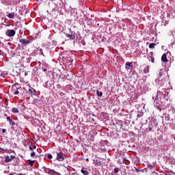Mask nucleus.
<instances>
[{"label":"nucleus","mask_w":175,"mask_h":175,"mask_svg":"<svg viewBox=\"0 0 175 175\" xmlns=\"http://www.w3.org/2000/svg\"><path fill=\"white\" fill-rule=\"evenodd\" d=\"M158 126V120H152L148 124V132H154V130Z\"/></svg>","instance_id":"f257e3e1"},{"label":"nucleus","mask_w":175,"mask_h":175,"mask_svg":"<svg viewBox=\"0 0 175 175\" xmlns=\"http://www.w3.org/2000/svg\"><path fill=\"white\" fill-rule=\"evenodd\" d=\"M56 159L59 161V162H62L65 160V154L62 152H57Z\"/></svg>","instance_id":"f03ea898"},{"label":"nucleus","mask_w":175,"mask_h":175,"mask_svg":"<svg viewBox=\"0 0 175 175\" xmlns=\"http://www.w3.org/2000/svg\"><path fill=\"white\" fill-rule=\"evenodd\" d=\"M27 94H28L29 96H33L34 95H36V90H35L33 88L29 86V89L27 91Z\"/></svg>","instance_id":"7ed1b4c3"},{"label":"nucleus","mask_w":175,"mask_h":175,"mask_svg":"<svg viewBox=\"0 0 175 175\" xmlns=\"http://www.w3.org/2000/svg\"><path fill=\"white\" fill-rule=\"evenodd\" d=\"M161 91H158L157 94L152 97L154 105H158V102H159V95H161Z\"/></svg>","instance_id":"20e7f679"},{"label":"nucleus","mask_w":175,"mask_h":175,"mask_svg":"<svg viewBox=\"0 0 175 175\" xmlns=\"http://www.w3.org/2000/svg\"><path fill=\"white\" fill-rule=\"evenodd\" d=\"M6 35L10 37L14 36V35H16V31L13 29H8L6 31Z\"/></svg>","instance_id":"39448f33"},{"label":"nucleus","mask_w":175,"mask_h":175,"mask_svg":"<svg viewBox=\"0 0 175 175\" xmlns=\"http://www.w3.org/2000/svg\"><path fill=\"white\" fill-rule=\"evenodd\" d=\"M132 64H133V62H127L125 64V68H126L127 70H129L132 69V68H133V66H132Z\"/></svg>","instance_id":"423d86ee"},{"label":"nucleus","mask_w":175,"mask_h":175,"mask_svg":"<svg viewBox=\"0 0 175 175\" xmlns=\"http://www.w3.org/2000/svg\"><path fill=\"white\" fill-rule=\"evenodd\" d=\"M66 38H69L70 40H75V39H76V36L73 34V33H71L70 34L66 33Z\"/></svg>","instance_id":"0eeeda50"},{"label":"nucleus","mask_w":175,"mask_h":175,"mask_svg":"<svg viewBox=\"0 0 175 175\" xmlns=\"http://www.w3.org/2000/svg\"><path fill=\"white\" fill-rule=\"evenodd\" d=\"M19 42L23 43L24 44H29V43H31V40L23 38L19 40Z\"/></svg>","instance_id":"6e6552de"},{"label":"nucleus","mask_w":175,"mask_h":175,"mask_svg":"<svg viewBox=\"0 0 175 175\" xmlns=\"http://www.w3.org/2000/svg\"><path fill=\"white\" fill-rule=\"evenodd\" d=\"M161 61L162 62H169V60L167 59V55H166V53H164L162 57H161Z\"/></svg>","instance_id":"1a4fd4ad"},{"label":"nucleus","mask_w":175,"mask_h":175,"mask_svg":"<svg viewBox=\"0 0 175 175\" xmlns=\"http://www.w3.org/2000/svg\"><path fill=\"white\" fill-rule=\"evenodd\" d=\"M154 52H150V61L151 62H152V64H154L155 59L154 58Z\"/></svg>","instance_id":"9d476101"},{"label":"nucleus","mask_w":175,"mask_h":175,"mask_svg":"<svg viewBox=\"0 0 175 175\" xmlns=\"http://www.w3.org/2000/svg\"><path fill=\"white\" fill-rule=\"evenodd\" d=\"M46 173H47L48 174L53 175V174H55V171L51 170V169H48L46 170Z\"/></svg>","instance_id":"9b49d317"},{"label":"nucleus","mask_w":175,"mask_h":175,"mask_svg":"<svg viewBox=\"0 0 175 175\" xmlns=\"http://www.w3.org/2000/svg\"><path fill=\"white\" fill-rule=\"evenodd\" d=\"M161 96H160V99H165V98H166V95H167V93H166V92H165V93L163 92H161Z\"/></svg>","instance_id":"f8f14e48"},{"label":"nucleus","mask_w":175,"mask_h":175,"mask_svg":"<svg viewBox=\"0 0 175 175\" xmlns=\"http://www.w3.org/2000/svg\"><path fill=\"white\" fill-rule=\"evenodd\" d=\"M23 88H16V90L14 91V95H18L20 94V91H22Z\"/></svg>","instance_id":"ddd939ff"},{"label":"nucleus","mask_w":175,"mask_h":175,"mask_svg":"<svg viewBox=\"0 0 175 175\" xmlns=\"http://www.w3.org/2000/svg\"><path fill=\"white\" fill-rule=\"evenodd\" d=\"M4 161L5 162V163H9V162H12V159H10V157H9V156H5V157Z\"/></svg>","instance_id":"4468645a"},{"label":"nucleus","mask_w":175,"mask_h":175,"mask_svg":"<svg viewBox=\"0 0 175 175\" xmlns=\"http://www.w3.org/2000/svg\"><path fill=\"white\" fill-rule=\"evenodd\" d=\"M144 72L145 73H148L150 72V66H146L145 68L144 69Z\"/></svg>","instance_id":"2eb2a0df"},{"label":"nucleus","mask_w":175,"mask_h":175,"mask_svg":"<svg viewBox=\"0 0 175 175\" xmlns=\"http://www.w3.org/2000/svg\"><path fill=\"white\" fill-rule=\"evenodd\" d=\"M156 46H157V44H155V43H150L149 44V49H155Z\"/></svg>","instance_id":"dca6fc26"},{"label":"nucleus","mask_w":175,"mask_h":175,"mask_svg":"<svg viewBox=\"0 0 175 175\" xmlns=\"http://www.w3.org/2000/svg\"><path fill=\"white\" fill-rule=\"evenodd\" d=\"M12 111L13 113H20V111L18 110V109H17L16 107H13L12 109Z\"/></svg>","instance_id":"f3484780"},{"label":"nucleus","mask_w":175,"mask_h":175,"mask_svg":"<svg viewBox=\"0 0 175 175\" xmlns=\"http://www.w3.org/2000/svg\"><path fill=\"white\" fill-rule=\"evenodd\" d=\"M27 162H28V164L30 165V166H33V163H35V161L31 160V159H29L27 160Z\"/></svg>","instance_id":"a211bd4d"},{"label":"nucleus","mask_w":175,"mask_h":175,"mask_svg":"<svg viewBox=\"0 0 175 175\" xmlns=\"http://www.w3.org/2000/svg\"><path fill=\"white\" fill-rule=\"evenodd\" d=\"M81 172L84 174V175H88L90 174V173L88 172V171L84 170L83 169L81 170Z\"/></svg>","instance_id":"6ab92c4d"},{"label":"nucleus","mask_w":175,"mask_h":175,"mask_svg":"<svg viewBox=\"0 0 175 175\" xmlns=\"http://www.w3.org/2000/svg\"><path fill=\"white\" fill-rule=\"evenodd\" d=\"M10 125H11L12 126H14V125L16 124V122H14V121H13V120H10V121H8Z\"/></svg>","instance_id":"aec40b11"},{"label":"nucleus","mask_w":175,"mask_h":175,"mask_svg":"<svg viewBox=\"0 0 175 175\" xmlns=\"http://www.w3.org/2000/svg\"><path fill=\"white\" fill-rule=\"evenodd\" d=\"M100 165H102V161H99L97 160L95 162V166H100Z\"/></svg>","instance_id":"412c9836"},{"label":"nucleus","mask_w":175,"mask_h":175,"mask_svg":"<svg viewBox=\"0 0 175 175\" xmlns=\"http://www.w3.org/2000/svg\"><path fill=\"white\" fill-rule=\"evenodd\" d=\"M96 94L98 96H102V95H103V93L102 92H99V90H96Z\"/></svg>","instance_id":"4be33fe9"},{"label":"nucleus","mask_w":175,"mask_h":175,"mask_svg":"<svg viewBox=\"0 0 175 175\" xmlns=\"http://www.w3.org/2000/svg\"><path fill=\"white\" fill-rule=\"evenodd\" d=\"M8 18H14V14L10 13L8 15Z\"/></svg>","instance_id":"5701e85b"},{"label":"nucleus","mask_w":175,"mask_h":175,"mask_svg":"<svg viewBox=\"0 0 175 175\" xmlns=\"http://www.w3.org/2000/svg\"><path fill=\"white\" fill-rule=\"evenodd\" d=\"M148 120H149V122H151V121L157 120V119L154 118V117H150Z\"/></svg>","instance_id":"b1692460"},{"label":"nucleus","mask_w":175,"mask_h":175,"mask_svg":"<svg viewBox=\"0 0 175 175\" xmlns=\"http://www.w3.org/2000/svg\"><path fill=\"white\" fill-rule=\"evenodd\" d=\"M156 107H157V110H159V111H162V107H161V106L157 105Z\"/></svg>","instance_id":"393cba45"},{"label":"nucleus","mask_w":175,"mask_h":175,"mask_svg":"<svg viewBox=\"0 0 175 175\" xmlns=\"http://www.w3.org/2000/svg\"><path fill=\"white\" fill-rule=\"evenodd\" d=\"M4 116H5L7 117L6 118L7 121H10L12 120V118H10V116H8V114H5Z\"/></svg>","instance_id":"a878e982"},{"label":"nucleus","mask_w":175,"mask_h":175,"mask_svg":"<svg viewBox=\"0 0 175 175\" xmlns=\"http://www.w3.org/2000/svg\"><path fill=\"white\" fill-rule=\"evenodd\" d=\"M47 158H49V159H53V155H51V154H47Z\"/></svg>","instance_id":"bb28decb"},{"label":"nucleus","mask_w":175,"mask_h":175,"mask_svg":"<svg viewBox=\"0 0 175 175\" xmlns=\"http://www.w3.org/2000/svg\"><path fill=\"white\" fill-rule=\"evenodd\" d=\"M118 172H120V169H118V167L114 169V173H118Z\"/></svg>","instance_id":"cd10ccee"},{"label":"nucleus","mask_w":175,"mask_h":175,"mask_svg":"<svg viewBox=\"0 0 175 175\" xmlns=\"http://www.w3.org/2000/svg\"><path fill=\"white\" fill-rule=\"evenodd\" d=\"M163 76V72H160L159 73V78H161V77H162Z\"/></svg>","instance_id":"c85d7f7f"},{"label":"nucleus","mask_w":175,"mask_h":175,"mask_svg":"<svg viewBox=\"0 0 175 175\" xmlns=\"http://www.w3.org/2000/svg\"><path fill=\"white\" fill-rule=\"evenodd\" d=\"M138 118H140V117H143V113H140L137 114Z\"/></svg>","instance_id":"c756f323"},{"label":"nucleus","mask_w":175,"mask_h":175,"mask_svg":"<svg viewBox=\"0 0 175 175\" xmlns=\"http://www.w3.org/2000/svg\"><path fill=\"white\" fill-rule=\"evenodd\" d=\"M35 155H36V153H35V152H32L31 153V157H35Z\"/></svg>","instance_id":"7c9ffc66"},{"label":"nucleus","mask_w":175,"mask_h":175,"mask_svg":"<svg viewBox=\"0 0 175 175\" xmlns=\"http://www.w3.org/2000/svg\"><path fill=\"white\" fill-rule=\"evenodd\" d=\"M10 159H11V161H12V159H14V155H11V156L10 157Z\"/></svg>","instance_id":"2f4dec72"},{"label":"nucleus","mask_w":175,"mask_h":175,"mask_svg":"<svg viewBox=\"0 0 175 175\" xmlns=\"http://www.w3.org/2000/svg\"><path fill=\"white\" fill-rule=\"evenodd\" d=\"M29 148L30 151L33 152V148H32V146H29Z\"/></svg>","instance_id":"473e14b6"},{"label":"nucleus","mask_w":175,"mask_h":175,"mask_svg":"<svg viewBox=\"0 0 175 175\" xmlns=\"http://www.w3.org/2000/svg\"><path fill=\"white\" fill-rule=\"evenodd\" d=\"M33 150H36V146L34 145L32 146Z\"/></svg>","instance_id":"72a5a7b5"},{"label":"nucleus","mask_w":175,"mask_h":175,"mask_svg":"<svg viewBox=\"0 0 175 175\" xmlns=\"http://www.w3.org/2000/svg\"><path fill=\"white\" fill-rule=\"evenodd\" d=\"M5 132H6V129H3L2 130V133H5Z\"/></svg>","instance_id":"f704fd0d"},{"label":"nucleus","mask_w":175,"mask_h":175,"mask_svg":"<svg viewBox=\"0 0 175 175\" xmlns=\"http://www.w3.org/2000/svg\"><path fill=\"white\" fill-rule=\"evenodd\" d=\"M90 116H92V117H95V115L93 113H90Z\"/></svg>","instance_id":"c9c22d12"},{"label":"nucleus","mask_w":175,"mask_h":175,"mask_svg":"<svg viewBox=\"0 0 175 175\" xmlns=\"http://www.w3.org/2000/svg\"><path fill=\"white\" fill-rule=\"evenodd\" d=\"M148 167H154V166L153 165H148Z\"/></svg>","instance_id":"e433bc0d"},{"label":"nucleus","mask_w":175,"mask_h":175,"mask_svg":"<svg viewBox=\"0 0 175 175\" xmlns=\"http://www.w3.org/2000/svg\"><path fill=\"white\" fill-rule=\"evenodd\" d=\"M135 172H139V169L135 168Z\"/></svg>","instance_id":"4c0bfd02"},{"label":"nucleus","mask_w":175,"mask_h":175,"mask_svg":"<svg viewBox=\"0 0 175 175\" xmlns=\"http://www.w3.org/2000/svg\"><path fill=\"white\" fill-rule=\"evenodd\" d=\"M43 72H47V69L44 68V69L43 70Z\"/></svg>","instance_id":"58836bf2"},{"label":"nucleus","mask_w":175,"mask_h":175,"mask_svg":"<svg viewBox=\"0 0 175 175\" xmlns=\"http://www.w3.org/2000/svg\"><path fill=\"white\" fill-rule=\"evenodd\" d=\"M1 77H5V75H3V73H1Z\"/></svg>","instance_id":"ea45409f"},{"label":"nucleus","mask_w":175,"mask_h":175,"mask_svg":"<svg viewBox=\"0 0 175 175\" xmlns=\"http://www.w3.org/2000/svg\"><path fill=\"white\" fill-rule=\"evenodd\" d=\"M92 121H93V122H95V119L92 118Z\"/></svg>","instance_id":"a19ab883"},{"label":"nucleus","mask_w":175,"mask_h":175,"mask_svg":"<svg viewBox=\"0 0 175 175\" xmlns=\"http://www.w3.org/2000/svg\"><path fill=\"white\" fill-rule=\"evenodd\" d=\"M14 87H16V85H12V88H14Z\"/></svg>","instance_id":"79ce46f5"},{"label":"nucleus","mask_w":175,"mask_h":175,"mask_svg":"<svg viewBox=\"0 0 175 175\" xmlns=\"http://www.w3.org/2000/svg\"><path fill=\"white\" fill-rule=\"evenodd\" d=\"M86 161H89L88 159H86Z\"/></svg>","instance_id":"37998d69"}]
</instances>
